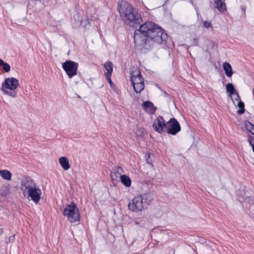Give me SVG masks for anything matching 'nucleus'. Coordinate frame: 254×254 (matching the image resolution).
<instances>
[{
    "instance_id": "14",
    "label": "nucleus",
    "mask_w": 254,
    "mask_h": 254,
    "mask_svg": "<svg viewBox=\"0 0 254 254\" xmlns=\"http://www.w3.org/2000/svg\"><path fill=\"white\" fill-rule=\"evenodd\" d=\"M214 7L221 12H224L227 9L225 3L221 0H214Z\"/></svg>"
},
{
    "instance_id": "25",
    "label": "nucleus",
    "mask_w": 254,
    "mask_h": 254,
    "mask_svg": "<svg viewBox=\"0 0 254 254\" xmlns=\"http://www.w3.org/2000/svg\"><path fill=\"white\" fill-rule=\"evenodd\" d=\"M226 90L231 95L234 94L236 92L235 88L232 83H229L226 85Z\"/></svg>"
},
{
    "instance_id": "3",
    "label": "nucleus",
    "mask_w": 254,
    "mask_h": 254,
    "mask_svg": "<svg viewBox=\"0 0 254 254\" xmlns=\"http://www.w3.org/2000/svg\"><path fill=\"white\" fill-rule=\"evenodd\" d=\"M63 214L66 216L68 221L74 223L80 220L79 209L73 202L67 204L64 209Z\"/></svg>"
},
{
    "instance_id": "34",
    "label": "nucleus",
    "mask_w": 254,
    "mask_h": 254,
    "mask_svg": "<svg viewBox=\"0 0 254 254\" xmlns=\"http://www.w3.org/2000/svg\"><path fill=\"white\" fill-rule=\"evenodd\" d=\"M3 233V230L1 228H0V235L2 234Z\"/></svg>"
},
{
    "instance_id": "16",
    "label": "nucleus",
    "mask_w": 254,
    "mask_h": 254,
    "mask_svg": "<svg viewBox=\"0 0 254 254\" xmlns=\"http://www.w3.org/2000/svg\"><path fill=\"white\" fill-rule=\"evenodd\" d=\"M59 161L60 165L64 170H67L70 168L68 160L66 157H60Z\"/></svg>"
},
{
    "instance_id": "11",
    "label": "nucleus",
    "mask_w": 254,
    "mask_h": 254,
    "mask_svg": "<svg viewBox=\"0 0 254 254\" xmlns=\"http://www.w3.org/2000/svg\"><path fill=\"white\" fill-rule=\"evenodd\" d=\"M124 173L123 169L120 166H114L111 171V178L112 181H119L120 176Z\"/></svg>"
},
{
    "instance_id": "31",
    "label": "nucleus",
    "mask_w": 254,
    "mask_h": 254,
    "mask_svg": "<svg viewBox=\"0 0 254 254\" xmlns=\"http://www.w3.org/2000/svg\"><path fill=\"white\" fill-rule=\"evenodd\" d=\"M14 240H15V236H14V235H12V236H10L9 237L8 241L9 243H12V242H14Z\"/></svg>"
},
{
    "instance_id": "27",
    "label": "nucleus",
    "mask_w": 254,
    "mask_h": 254,
    "mask_svg": "<svg viewBox=\"0 0 254 254\" xmlns=\"http://www.w3.org/2000/svg\"><path fill=\"white\" fill-rule=\"evenodd\" d=\"M233 95L234 97H231L232 100L233 101L234 104L236 105V103L241 100L239 94L237 92H236V93Z\"/></svg>"
},
{
    "instance_id": "5",
    "label": "nucleus",
    "mask_w": 254,
    "mask_h": 254,
    "mask_svg": "<svg viewBox=\"0 0 254 254\" xmlns=\"http://www.w3.org/2000/svg\"><path fill=\"white\" fill-rule=\"evenodd\" d=\"M36 185L37 184L30 177L26 176L23 177L21 180L20 189L24 196H26V193Z\"/></svg>"
},
{
    "instance_id": "8",
    "label": "nucleus",
    "mask_w": 254,
    "mask_h": 254,
    "mask_svg": "<svg viewBox=\"0 0 254 254\" xmlns=\"http://www.w3.org/2000/svg\"><path fill=\"white\" fill-rule=\"evenodd\" d=\"M19 81L14 77H8L5 79L2 83L0 90L4 91V89H9L14 90L19 85Z\"/></svg>"
},
{
    "instance_id": "22",
    "label": "nucleus",
    "mask_w": 254,
    "mask_h": 254,
    "mask_svg": "<svg viewBox=\"0 0 254 254\" xmlns=\"http://www.w3.org/2000/svg\"><path fill=\"white\" fill-rule=\"evenodd\" d=\"M10 192L9 188L7 186H2L0 188V194L2 196H6Z\"/></svg>"
},
{
    "instance_id": "21",
    "label": "nucleus",
    "mask_w": 254,
    "mask_h": 254,
    "mask_svg": "<svg viewBox=\"0 0 254 254\" xmlns=\"http://www.w3.org/2000/svg\"><path fill=\"white\" fill-rule=\"evenodd\" d=\"M104 68L107 72H105V75H111L113 71V64L111 62H107L104 64Z\"/></svg>"
},
{
    "instance_id": "33",
    "label": "nucleus",
    "mask_w": 254,
    "mask_h": 254,
    "mask_svg": "<svg viewBox=\"0 0 254 254\" xmlns=\"http://www.w3.org/2000/svg\"><path fill=\"white\" fill-rule=\"evenodd\" d=\"M251 139L252 140V142H254V136H249V138H248V140L249 141Z\"/></svg>"
},
{
    "instance_id": "2",
    "label": "nucleus",
    "mask_w": 254,
    "mask_h": 254,
    "mask_svg": "<svg viewBox=\"0 0 254 254\" xmlns=\"http://www.w3.org/2000/svg\"><path fill=\"white\" fill-rule=\"evenodd\" d=\"M117 8L121 19L126 24L134 27L142 22L140 14L129 3L126 1L118 2Z\"/></svg>"
},
{
    "instance_id": "7",
    "label": "nucleus",
    "mask_w": 254,
    "mask_h": 254,
    "mask_svg": "<svg viewBox=\"0 0 254 254\" xmlns=\"http://www.w3.org/2000/svg\"><path fill=\"white\" fill-rule=\"evenodd\" d=\"M143 207V201H142V198L140 196L134 197L128 204V209L133 212L142 211Z\"/></svg>"
},
{
    "instance_id": "19",
    "label": "nucleus",
    "mask_w": 254,
    "mask_h": 254,
    "mask_svg": "<svg viewBox=\"0 0 254 254\" xmlns=\"http://www.w3.org/2000/svg\"><path fill=\"white\" fill-rule=\"evenodd\" d=\"M0 176L3 179L6 180L7 181H9L11 179L12 175L11 173L8 170H0Z\"/></svg>"
},
{
    "instance_id": "10",
    "label": "nucleus",
    "mask_w": 254,
    "mask_h": 254,
    "mask_svg": "<svg viewBox=\"0 0 254 254\" xmlns=\"http://www.w3.org/2000/svg\"><path fill=\"white\" fill-rule=\"evenodd\" d=\"M167 127V123L165 122L164 118L161 116L158 117L153 124L154 130L159 133L163 132Z\"/></svg>"
},
{
    "instance_id": "15",
    "label": "nucleus",
    "mask_w": 254,
    "mask_h": 254,
    "mask_svg": "<svg viewBox=\"0 0 254 254\" xmlns=\"http://www.w3.org/2000/svg\"><path fill=\"white\" fill-rule=\"evenodd\" d=\"M142 107L145 111L149 109L151 113H154L156 110V108L154 106L153 103L150 101H146L143 102Z\"/></svg>"
},
{
    "instance_id": "35",
    "label": "nucleus",
    "mask_w": 254,
    "mask_h": 254,
    "mask_svg": "<svg viewBox=\"0 0 254 254\" xmlns=\"http://www.w3.org/2000/svg\"><path fill=\"white\" fill-rule=\"evenodd\" d=\"M146 161H147V163H148V164H150V162H149V160L148 159V158H147L146 159Z\"/></svg>"
},
{
    "instance_id": "32",
    "label": "nucleus",
    "mask_w": 254,
    "mask_h": 254,
    "mask_svg": "<svg viewBox=\"0 0 254 254\" xmlns=\"http://www.w3.org/2000/svg\"><path fill=\"white\" fill-rule=\"evenodd\" d=\"M241 8L243 11H244L245 15H246L245 10H246V7L244 5H242L241 6Z\"/></svg>"
},
{
    "instance_id": "29",
    "label": "nucleus",
    "mask_w": 254,
    "mask_h": 254,
    "mask_svg": "<svg viewBox=\"0 0 254 254\" xmlns=\"http://www.w3.org/2000/svg\"><path fill=\"white\" fill-rule=\"evenodd\" d=\"M203 25L205 28H208L212 26L211 23L207 21H205L203 22Z\"/></svg>"
},
{
    "instance_id": "18",
    "label": "nucleus",
    "mask_w": 254,
    "mask_h": 254,
    "mask_svg": "<svg viewBox=\"0 0 254 254\" xmlns=\"http://www.w3.org/2000/svg\"><path fill=\"white\" fill-rule=\"evenodd\" d=\"M122 183L126 187H129L131 186V181L129 177L126 175H123L120 178Z\"/></svg>"
},
{
    "instance_id": "4",
    "label": "nucleus",
    "mask_w": 254,
    "mask_h": 254,
    "mask_svg": "<svg viewBox=\"0 0 254 254\" xmlns=\"http://www.w3.org/2000/svg\"><path fill=\"white\" fill-rule=\"evenodd\" d=\"M62 66L68 78H71L77 74L78 63L70 60L66 61L62 64Z\"/></svg>"
},
{
    "instance_id": "20",
    "label": "nucleus",
    "mask_w": 254,
    "mask_h": 254,
    "mask_svg": "<svg viewBox=\"0 0 254 254\" xmlns=\"http://www.w3.org/2000/svg\"><path fill=\"white\" fill-rule=\"evenodd\" d=\"M134 91L137 93H140L144 88V82H135L134 84H132Z\"/></svg>"
},
{
    "instance_id": "9",
    "label": "nucleus",
    "mask_w": 254,
    "mask_h": 254,
    "mask_svg": "<svg viewBox=\"0 0 254 254\" xmlns=\"http://www.w3.org/2000/svg\"><path fill=\"white\" fill-rule=\"evenodd\" d=\"M42 191L36 185L26 193V196L35 203H38L41 198Z\"/></svg>"
},
{
    "instance_id": "17",
    "label": "nucleus",
    "mask_w": 254,
    "mask_h": 254,
    "mask_svg": "<svg viewBox=\"0 0 254 254\" xmlns=\"http://www.w3.org/2000/svg\"><path fill=\"white\" fill-rule=\"evenodd\" d=\"M223 66L226 76L231 77L233 72L230 64L228 63L225 62L223 63Z\"/></svg>"
},
{
    "instance_id": "1",
    "label": "nucleus",
    "mask_w": 254,
    "mask_h": 254,
    "mask_svg": "<svg viewBox=\"0 0 254 254\" xmlns=\"http://www.w3.org/2000/svg\"><path fill=\"white\" fill-rule=\"evenodd\" d=\"M139 28L134 31L135 47L150 49L154 43L165 44L168 35L155 23L146 21L139 24Z\"/></svg>"
},
{
    "instance_id": "12",
    "label": "nucleus",
    "mask_w": 254,
    "mask_h": 254,
    "mask_svg": "<svg viewBox=\"0 0 254 254\" xmlns=\"http://www.w3.org/2000/svg\"><path fill=\"white\" fill-rule=\"evenodd\" d=\"M130 81L131 84H134L135 82H144L143 78L139 70H136L131 73Z\"/></svg>"
},
{
    "instance_id": "30",
    "label": "nucleus",
    "mask_w": 254,
    "mask_h": 254,
    "mask_svg": "<svg viewBox=\"0 0 254 254\" xmlns=\"http://www.w3.org/2000/svg\"><path fill=\"white\" fill-rule=\"evenodd\" d=\"M106 76V79L107 80V81H108V82L111 84V85L112 86V84H113V82L111 80V75H108V74H106L105 75Z\"/></svg>"
},
{
    "instance_id": "26",
    "label": "nucleus",
    "mask_w": 254,
    "mask_h": 254,
    "mask_svg": "<svg viewBox=\"0 0 254 254\" xmlns=\"http://www.w3.org/2000/svg\"><path fill=\"white\" fill-rule=\"evenodd\" d=\"M0 66H2L3 69L6 72L10 71V66L6 63H4L2 60L0 59Z\"/></svg>"
},
{
    "instance_id": "28",
    "label": "nucleus",
    "mask_w": 254,
    "mask_h": 254,
    "mask_svg": "<svg viewBox=\"0 0 254 254\" xmlns=\"http://www.w3.org/2000/svg\"><path fill=\"white\" fill-rule=\"evenodd\" d=\"M4 94L8 95L12 97H15L16 96V93L15 91L10 92L7 90V89H4V91H2Z\"/></svg>"
},
{
    "instance_id": "24",
    "label": "nucleus",
    "mask_w": 254,
    "mask_h": 254,
    "mask_svg": "<svg viewBox=\"0 0 254 254\" xmlns=\"http://www.w3.org/2000/svg\"><path fill=\"white\" fill-rule=\"evenodd\" d=\"M246 129L254 135V125L250 122H247L245 124Z\"/></svg>"
},
{
    "instance_id": "6",
    "label": "nucleus",
    "mask_w": 254,
    "mask_h": 254,
    "mask_svg": "<svg viewBox=\"0 0 254 254\" xmlns=\"http://www.w3.org/2000/svg\"><path fill=\"white\" fill-rule=\"evenodd\" d=\"M167 132L173 135L177 134L181 130V126L174 118H171L167 122Z\"/></svg>"
},
{
    "instance_id": "13",
    "label": "nucleus",
    "mask_w": 254,
    "mask_h": 254,
    "mask_svg": "<svg viewBox=\"0 0 254 254\" xmlns=\"http://www.w3.org/2000/svg\"><path fill=\"white\" fill-rule=\"evenodd\" d=\"M139 196L142 198V201H143L144 206L148 205L153 199V194L150 192L143 193L142 195Z\"/></svg>"
},
{
    "instance_id": "23",
    "label": "nucleus",
    "mask_w": 254,
    "mask_h": 254,
    "mask_svg": "<svg viewBox=\"0 0 254 254\" xmlns=\"http://www.w3.org/2000/svg\"><path fill=\"white\" fill-rule=\"evenodd\" d=\"M236 105L240 109L237 111V113L242 115L245 113V104L242 101H239L236 103Z\"/></svg>"
}]
</instances>
